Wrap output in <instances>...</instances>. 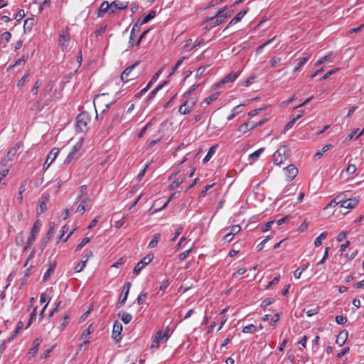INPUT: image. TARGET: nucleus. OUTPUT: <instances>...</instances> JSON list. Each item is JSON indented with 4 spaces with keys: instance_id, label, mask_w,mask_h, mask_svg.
<instances>
[{
    "instance_id": "38",
    "label": "nucleus",
    "mask_w": 364,
    "mask_h": 364,
    "mask_svg": "<svg viewBox=\"0 0 364 364\" xmlns=\"http://www.w3.org/2000/svg\"><path fill=\"white\" fill-rule=\"evenodd\" d=\"M148 297V292H141L136 298V303L139 305L143 304Z\"/></svg>"
},
{
    "instance_id": "39",
    "label": "nucleus",
    "mask_w": 364,
    "mask_h": 364,
    "mask_svg": "<svg viewBox=\"0 0 364 364\" xmlns=\"http://www.w3.org/2000/svg\"><path fill=\"white\" fill-rule=\"evenodd\" d=\"M186 58V56H183L181 57L178 61L177 63H176V65H174V67L172 68V70L171 72L170 73L168 77H171V75H173L175 72L177 70V69L179 68V66H181V65L182 64V63L183 62V60Z\"/></svg>"
},
{
    "instance_id": "24",
    "label": "nucleus",
    "mask_w": 364,
    "mask_h": 364,
    "mask_svg": "<svg viewBox=\"0 0 364 364\" xmlns=\"http://www.w3.org/2000/svg\"><path fill=\"white\" fill-rule=\"evenodd\" d=\"M168 83V80H164L159 85H157L148 95L147 100H151L154 99L157 94V92L161 90L164 86H166Z\"/></svg>"
},
{
    "instance_id": "50",
    "label": "nucleus",
    "mask_w": 364,
    "mask_h": 364,
    "mask_svg": "<svg viewBox=\"0 0 364 364\" xmlns=\"http://www.w3.org/2000/svg\"><path fill=\"white\" fill-rule=\"evenodd\" d=\"M70 318V316L68 314H65L63 317V323L60 324V330L63 331L68 324V319Z\"/></svg>"
},
{
    "instance_id": "15",
    "label": "nucleus",
    "mask_w": 364,
    "mask_h": 364,
    "mask_svg": "<svg viewBox=\"0 0 364 364\" xmlns=\"http://www.w3.org/2000/svg\"><path fill=\"white\" fill-rule=\"evenodd\" d=\"M360 197L349 198L348 200L343 201V204L341 205L342 208L353 209L355 208L358 204Z\"/></svg>"
},
{
    "instance_id": "57",
    "label": "nucleus",
    "mask_w": 364,
    "mask_h": 364,
    "mask_svg": "<svg viewBox=\"0 0 364 364\" xmlns=\"http://www.w3.org/2000/svg\"><path fill=\"white\" fill-rule=\"evenodd\" d=\"M69 227L68 225H65L61 228V234L58 237V240L57 242H59L60 240H62L64 235L68 231Z\"/></svg>"
},
{
    "instance_id": "47",
    "label": "nucleus",
    "mask_w": 364,
    "mask_h": 364,
    "mask_svg": "<svg viewBox=\"0 0 364 364\" xmlns=\"http://www.w3.org/2000/svg\"><path fill=\"white\" fill-rule=\"evenodd\" d=\"M264 148H260L250 155V157L254 160L257 159L260 154L264 151Z\"/></svg>"
},
{
    "instance_id": "56",
    "label": "nucleus",
    "mask_w": 364,
    "mask_h": 364,
    "mask_svg": "<svg viewBox=\"0 0 364 364\" xmlns=\"http://www.w3.org/2000/svg\"><path fill=\"white\" fill-rule=\"evenodd\" d=\"M241 230V228L240 225H233L231 227V230H230V234L232 235V237H234L235 235H236L237 233H238Z\"/></svg>"
},
{
    "instance_id": "8",
    "label": "nucleus",
    "mask_w": 364,
    "mask_h": 364,
    "mask_svg": "<svg viewBox=\"0 0 364 364\" xmlns=\"http://www.w3.org/2000/svg\"><path fill=\"white\" fill-rule=\"evenodd\" d=\"M196 101L193 99H189L184 101V102L179 107L178 112L181 114H187L190 113L193 107L195 106Z\"/></svg>"
},
{
    "instance_id": "10",
    "label": "nucleus",
    "mask_w": 364,
    "mask_h": 364,
    "mask_svg": "<svg viewBox=\"0 0 364 364\" xmlns=\"http://www.w3.org/2000/svg\"><path fill=\"white\" fill-rule=\"evenodd\" d=\"M93 256V253L91 250L87 251L85 255H84L81 259V260L75 265L74 270L75 272H80L86 265V263L89 258Z\"/></svg>"
},
{
    "instance_id": "25",
    "label": "nucleus",
    "mask_w": 364,
    "mask_h": 364,
    "mask_svg": "<svg viewBox=\"0 0 364 364\" xmlns=\"http://www.w3.org/2000/svg\"><path fill=\"white\" fill-rule=\"evenodd\" d=\"M349 194L350 191L341 193L333 200V202H335V205L341 204V205L343 204V201H345V200H348L350 198Z\"/></svg>"
},
{
    "instance_id": "62",
    "label": "nucleus",
    "mask_w": 364,
    "mask_h": 364,
    "mask_svg": "<svg viewBox=\"0 0 364 364\" xmlns=\"http://www.w3.org/2000/svg\"><path fill=\"white\" fill-rule=\"evenodd\" d=\"M191 249H189V250H188L186 251H184V252H181V253H180L179 255H178L179 259L181 260V261L184 260L188 256V255L191 252Z\"/></svg>"
},
{
    "instance_id": "16",
    "label": "nucleus",
    "mask_w": 364,
    "mask_h": 364,
    "mask_svg": "<svg viewBox=\"0 0 364 364\" xmlns=\"http://www.w3.org/2000/svg\"><path fill=\"white\" fill-rule=\"evenodd\" d=\"M70 40V36L67 28L66 30L63 31L59 36V46L62 48H66Z\"/></svg>"
},
{
    "instance_id": "46",
    "label": "nucleus",
    "mask_w": 364,
    "mask_h": 364,
    "mask_svg": "<svg viewBox=\"0 0 364 364\" xmlns=\"http://www.w3.org/2000/svg\"><path fill=\"white\" fill-rule=\"evenodd\" d=\"M88 199H84L81 201L78 207L77 208L76 213H81L82 214L85 210V205Z\"/></svg>"
},
{
    "instance_id": "36",
    "label": "nucleus",
    "mask_w": 364,
    "mask_h": 364,
    "mask_svg": "<svg viewBox=\"0 0 364 364\" xmlns=\"http://www.w3.org/2000/svg\"><path fill=\"white\" fill-rule=\"evenodd\" d=\"M255 331H257V326L253 324L247 325L242 329L244 333H253Z\"/></svg>"
},
{
    "instance_id": "34",
    "label": "nucleus",
    "mask_w": 364,
    "mask_h": 364,
    "mask_svg": "<svg viewBox=\"0 0 364 364\" xmlns=\"http://www.w3.org/2000/svg\"><path fill=\"white\" fill-rule=\"evenodd\" d=\"M184 177H179L177 179H176L173 183L169 186L168 188L169 190H173L178 187L184 181Z\"/></svg>"
},
{
    "instance_id": "28",
    "label": "nucleus",
    "mask_w": 364,
    "mask_h": 364,
    "mask_svg": "<svg viewBox=\"0 0 364 364\" xmlns=\"http://www.w3.org/2000/svg\"><path fill=\"white\" fill-rule=\"evenodd\" d=\"M36 22V21L34 18H28L27 19H26V21H24V24H23L24 31H31L32 28L35 25Z\"/></svg>"
},
{
    "instance_id": "53",
    "label": "nucleus",
    "mask_w": 364,
    "mask_h": 364,
    "mask_svg": "<svg viewBox=\"0 0 364 364\" xmlns=\"http://www.w3.org/2000/svg\"><path fill=\"white\" fill-rule=\"evenodd\" d=\"M339 68H336V69H333V70H331L329 71H328L323 77H321L320 78V81H323L324 80H326L327 78H328L331 75H333V73H336V71L338 70Z\"/></svg>"
},
{
    "instance_id": "45",
    "label": "nucleus",
    "mask_w": 364,
    "mask_h": 364,
    "mask_svg": "<svg viewBox=\"0 0 364 364\" xmlns=\"http://www.w3.org/2000/svg\"><path fill=\"white\" fill-rule=\"evenodd\" d=\"M36 311H37V307L34 308V309L33 310L32 313L31 314L29 320H28V323H27L26 327V328H28L31 325L33 321L36 319V314H37Z\"/></svg>"
},
{
    "instance_id": "30",
    "label": "nucleus",
    "mask_w": 364,
    "mask_h": 364,
    "mask_svg": "<svg viewBox=\"0 0 364 364\" xmlns=\"http://www.w3.org/2000/svg\"><path fill=\"white\" fill-rule=\"evenodd\" d=\"M310 58V55H308L307 56L303 57L301 58L300 61L298 63L297 65L294 69V73L299 72L300 69L307 63V61Z\"/></svg>"
},
{
    "instance_id": "44",
    "label": "nucleus",
    "mask_w": 364,
    "mask_h": 364,
    "mask_svg": "<svg viewBox=\"0 0 364 364\" xmlns=\"http://www.w3.org/2000/svg\"><path fill=\"white\" fill-rule=\"evenodd\" d=\"M90 241V237H86L82 239L81 242L77 245L75 249V252L80 251L84 246H85Z\"/></svg>"
},
{
    "instance_id": "42",
    "label": "nucleus",
    "mask_w": 364,
    "mask_h": 364,
    "mask_svg": "<svg viewBox=\"0 0 364 364\" xmlns=\"http://www.w3.org/2000/svg\"><path fill=\"white\" fill-rule=\"evenodd\" d=\"M132 319V316L129 313L123 312L122 314V321L125 324H128Z\"/></svg>"
},
{
    "instance_id": "54",
    "label": "nucleus",
    "mask_w": 364,
    "mask_h": 364,
    "mask_svg": "<svg viewBox=\"0 0 364 364\" xmlns=\"http://www.w3.org/2000/svg\"><path fill=\"white\" fill-rule=\"evenodd\" d=\"M25 16V12L23 9H20L15 16V19L17 22H19Z\"/></svg>"
},
{
    "instance_id": "59",
    "label": "nucleus",
    "mask_w": 364,
    "mask_h": 364,
    "mask_svg": "<svg viewBox=\"0 0 364 364\" xmlns=\"http://www.w3.org/2000/svg\"><path fill=\"white\" fill-rule=\"evenodd\" d=\"M274 301V299L272 298H267L264 299L261 304V307H267V306L270 305Z\"/></svg>"
},
{
    "instance_id": "7",
    "label": "nucleus",
    "mask_w": 364,
    "mask_h": 364,
    "mask_svg": "<svg viewBox=\"0 0 364 364\" xmlns=\"http://www.w3.org/2000/svg\"><path fill=\"white\" fill-rule=\"evenodd\" d=\"M131 286H132V284L130 282H127L124 284L123 288H122V291L120 294V296H119V301L117 303L118 308L122 307L125 304V302L127 299L129 293Z\"/></svg>"
},
{
    "instance_id": "43",
    "label": "nucleus",
    "mask_w": 364,
    "mask_h": 364,
    "mask_svg": "<svg viewBox=\"0 0 364 364\" xmlns=\"http://www.w3.org/2000/svg\"><path fill=\"white\" fill-rule=\"evenodd\" d=\"M200 85V83H196V84H193L191 87L190 89L186 91L183 97L186 98L188 97L191 93H193L199 86Z\"/></svg>"
},
{
    "instance_id": "12",
    "label": "nucleus",
    "mask_w": 364,
    "mask_h": 364,
    "mask_svg": "<svg viewBox=\"0 0 364 364\" xmlns=\"http://www.w3.org/2000/svg\"><path fill=\"white\" fill-rule=\"evenodd\" d=\"M59 153V149L56 147H54L51 149L50 154L48 155V157L43 164V169L46 170L50 166V164L54 161L56 156Z\"/></svg>"
},
{
    "instance_id": "29",
    "label": "nucleus",
    "mask_w": 364,
    "mask_h": 364,
    "mask_svg": "<svg viewBox=\"0 0 364 364\" xmlns=\"http://www.w3.org/2000/svg\"><path fill=\"white\" fill-rule=\"evenodd\" d=\"M20 147L19 144H16L13 148H11L7 153L6 157V160H10L12 161L14 159V156H15L17 154V151L18 148Z\"/></svg>"
},
{
    "instance_id": "52",
    "label": "nucleus",
    "mask_w": 364,
    "mask_h": 364,
    "mask_svg": "<svg viewBox=\"0 0 364 364\" xmlns=\"http://www.w3.org/2000/svg\"><path fill=\"white\" fill-rule=\"evenodd\" d=\"M332 55V53H329L326 55H325L324 57H323L322 58H321L320 60H318L316 63H315V65L316 66H318L320 65H321L322 63H323L325 61L328 60V59L331 58Z\"/></svg>"
},
{
    "instance_id": "26",
    "label": "nucleus",
    "mask_w": 364,
    "mask_h": 364,
    "mask_svg": "<svg viewBox=\"0 0 364 364\" xmlns=\"http://www.w3.org/2000/svg\"><path fill=\"white\" fill-rule=\"evenodd\" d=\"M218 147V144H215L209 148L207 154L205 155V158L203 160V164H205L210 160L212 156L215 154Z\"/></svg>"
},
{
    "instance_id": "27",
    "label": "nucleus",
    "mask_w": 364,
    "mask_h": 364,
    "mask_svg": "<svg viewBox=\"0 0 364 364\" xmlns=\"http://www.w3.org/2000/svg\"><path fill=\"white\" fill-rule=\"evenodd\" d=\"M255 128L254 122H247L246 123H244L241 124L239 128L238 131L240 132H242L243 134L246 133L249 130H252Z\"/></svg>"
},
{
    "instance_id": "48",
    "label": "nucleus",
    "mask_w": 364,
    "mask_h": 364,
    "mask_svg": "<svg viewBox=\"0 0 364 364\" xmlns=\"http://www.w3.org/2000/svg\"><path fill=\"white\" fill-rule=\"evenodd\" d=\"M296 122V119L294 117L292 119H291L289 122L287 123V124L284 127L283 133H285L289 129H291L295 122Z\"/></svg>"
},
{
    "instance_id": "13",
    "label": "nucleus",
    "mask_w": 364,
    "mask_h": 364,
    "mask_svg": "<svg viewBox=\"0 0 364 364\" xmlns=\"http://www.w3.org/2000/svg\"><path fill=\"white\" fill-rule=\"evenodd\" d=\"M140 29H141V24H139V20H138L134 24V26L131 30V32H130V36H129V47H133L134 46V41H135V38L136 36V33L139 32Z\"/></svg>"
},
{
    "instance_id": "55",
    "label": "nucleus",
    "mask_w": 364,
    "mask_h": 364,
    "mask_svg": "<svg viewBox=\"0 0 364 364\" xmlns=\"http://www.w3.org/2000/svg\"><path fill=\"white\" fill-rule=\"evenodd\" d=\"M319 309H320V308L318 306V307H316L314 309H311L308 310L306 311L307 316L311 317V316H312L314 315L317 314L319 312Z\"/></svg>"
},
{
    "instance_id": "41",
    "label": "nucleus",
    "mask_w": 364,
    "mask_h": 364,
    "mask_svg": "<svg viewBox=\"0 0 364 364\" xmlns=\"http://www.w3.org/2000/svg\"><path fill=\"white\" fill-rule=\"evenodd\" d=\"M15 242L16 245L21 246L24 242L23 232H20L16 237Z\"/></svg>"
},
{
    "instance_id": "64",
    "label": "nucleus",
    "mask_w": 364,
    "mask_h": 364,
    "mask_svg": "<svg viewBox=\"0 0 364 364\" xmlns=\"http://www.w3.org/2000/svg\"><path fill=\"white\" fill-rule=\"evenodd\" d=\"M170 329L168 327H167L164 331V333L162 334V341L166 342L170 337L169 333Z\"/></svg>"
},
{
    "instance_id": "20",
    "label": "nucleus",
    "mask_w": 364,
    "mask_h": 364,
    "mask_svg": "<svg viewBox=\"0 0 364 364\" xmlns=\"http://www.w3.org/2000/svg\"><path fill=\"white\" fill-rule=\"evenodd\" d=\"M110 6L107 1H103L97 11V16L102 17L106 13L110 14Z\"/></svg>"
},
{
    "instance_id": "6",
    "label": "nucleus",
    "mask_w": 364,
    "mask_h": 364,
    "mask_svg": "<svg viewBox=\"0 0 364 364\" xmlns=\"http://www.w3.org/2000/svg\"><path fill=\"white\" fill-rule=\"evenodd\" d=\"M139 65V62L127 67L121 75V80L123 82H128L136 77V75L132 73L133 70Z\"/></svg>"
},
{
    "instance_id": "58",
    "label": "nucleus",
    "mask_w": 364,
    "mask_h": 364,
    "mask_svg": "<svg viewBox=\"0 0 364 364\" xmlns=\"http://www.w3.org/2000/svg\"><path fill=\"white\" fill-rule=\"evenodd\" d=\"M274 223V220H271L264 224V225L262 228V231L263 232H267L271 229L272 225Z\"/></svg>"
},
{
    "instance_id": "63",
    "label": "nucleus",
    "mask_w": 364,
    "mask_h": 364,
    "mask_svg": "<svg viewBox=\"0 0 364 364\" xmlns=\"http://www.w3.org/2000/svg\"><path fill=\"white\" fill-rule=\"evenodd\" d=\"M11 38V34L9 31H6L1 34V38L8 43Z\"/></svg>"
},
{
    "instance_id": "32",
    "label": "nucleus",
    "mask_w": 364,
    "mask_h": 364,
    "mask_svg": "<svg viewBox=\"0 0 364 364\" xmlns=\"http://www.w3.org/2000/svg\"><path fill=\"white\" fill-rule=\"evenodd\" d=\"M220 94V92H216L212 94L209 97L205 98V100H203V102L207 105H210L213 101H214L218 98Z\"/></svg>"
},
{
    "instance_id": "19",
    "label": "nucleus",
    "mask_w": 364,
    "mask_h": 364,
    "mask_svg": "<svg viewBox=\"0 0 364 364\" xmlns=\"http://www.w3.org/2000/svg\"><path fill=\"white\" fill-rule=\"evenodd\" d=\"M48 196H42L38 200V207L36 210V213L38 215L42 214L44 211L47 210L46 202L48 200Z\"/></svg>"
},
{
    "instance_id": "61",
    "label": "nucleus",
    "mask_w": 364,
    "mask_h": 364,
    "mask_svg": "<svg viewBox=\"0 0 364 364\" xmlns=\"http://www.w3.org/2000/svg\"><path fill=\"white\" fill-rule=\"evenodd\" d=\"M346 171L348 174H353L356 171V166L354 164H349Z\"/></svg>"
},
{
    "instance_id": "60",
    "label": "nucleus",
    "mask_w": 364,
    "mask_h": 364,
    "mask_svg": "<svg viewBox=\"0 0 364 364\" xmlns=\"http://www.w3.org/2000/svg\"><path fill=\"white\" fill-rule=\"evenodd\" d=\"M29 76V73L25 74L18 82L17 87H21L23 85L24 82H26V79Z\"/></svg>"
},
{
    "instance_id": "22",
    "label": "nucleus",
    "mask_w": 364,
    "mask_h": 364,
    "mask_svg": "<svg viewBox=\"0 0 364 364\" xmlns=\"http://www.w3.org/2000/svg\"><path fill=\"white\" fill-rule=\"evenodd\" d=\"M41 342L42 341L40 338H36L33 342L32 347L30 348L28 353V354L30 355L32 358L37 355Z\"/></svg>"
},
{
    "instance_id": "9",
    "label": "nucleus",
    "mask_w": 364,
    "mask_h": 364,
    "mask_svg": "<svg viewBox=\"0 0 364 364\" xmlns=\"http://www.w3.org/2000/svg\"><path fill=\"white\" fill-rule=\"evenodd\" d=\"M122 329L123 326L122 323L117 320H116L113 325V330L112 334V338L116 343H118L122 338L121 333L122 331Z\"/></svg>"
},
{
    "instance_id": "49",
    "label": "nucleus",
    "mask_w": 364,
    "mask_h": 364,
    "mask_svg": "<svg viewBox=\"0 0 364 364\" xmlns=\"http://www.w3.org/2000/svg\"><path fill=\"white\" fill-rule=\"evenodd\" d=\"M208 67V65H203V66H200V68H198L196 71V78L200 77L203 75L205 70H206V68Z\"/></svg>"
},
{
    "instance_id": "23",
    "label": "nucleus",
    "mask_w": 364,
    "mask_h": 364,
    "mask_svg": "<svg viewBox=\"0 0 364 364\" xmlns=\"http://www.w3.org/2000/svg\"><path fill=\"white\" fill-rule=\"evenodd\" d=\"M240 74V71H237L236 73L231 72L229 74H228L227 75H225L220 80V83H225H225L232 82L235 81L238 77Z\"/></svg>"
},
{
    "instance_id": "4",
    "label": "nucleus",
    "mask_w": 364,
    "mask_h": 364,
    "mask_svg": "<svg viewBox=\"0 0 364 364\" xmlns=\"http://www.w3.org/2000/svg\"><path fill=\"white\" fill-rule=\"evenodd\" d=\"M41 223L39 220H37L31 228L30 235L28 236V238L26 242V245L23 247V251H26L36 240V234L38 232L41 227Z\"/></svg>"
},
{
    "instance_id": "2",
    "label": "nucleus",
    "mask_w": 364,
    "mask_h": 364,
    "mask_svg": "<svg viewBox=\"0 0 364 364\" xmlns=\"http://www.w3.org/2000/svg\"><path fill=\"white\" fill-rule=\"evenodd\" d=\"M90 121L89 114L87 112H80L76 117L77 129L80 132L87 129V124Z\"/></svg>"
},
{
    "instance_id": "21",
    "label": "nucleus",
    "mask_w": 364,
    "mask_h": 364,
    "mask_svg": "<svg viewBox=\"0 0 364 364\" xmlns=\"http://www.w3.org/2000/svg\"><path fill=\"white\" fill-rule=\"evenodd\" d=\"M348 332L346 330L341 331L337 336L336 343L339 346H342L345 344L348 339Z\"/></svg>"
},
{
    "instance_id": "51",
    "label": "nucleus",
    "mask_w": 364,
    "mask_h": 364,
    "mask_svg": "<svg viewBox=\"0 0 364 364\" xmlns=\"http://www.w3.org/2000/svg\"><path fill=\"white\" fill-rule=\"evenodd\" d=\"M335 320L338 324H345L348 321L347 318L343 316H336Z\"/></svg>"
},
{
    "instance_id": "1",
    "label": "nucleus",
    "mask_w": 364,
    "mask_h": 364,
    "mask_svg": "<svg viewBox=\"0 0 364 364\" xmlns=\"http://www.w3.org/2000/svg\"><path fill=\"white\" fill-rule=\"evenodd\" d=\"M226 8L227 7L225 6L223 9L218 10L214 16L210 17L204 21L203 23L206 25V29H210L221 24L225 19L230 16V14L224 13Z\"/></svg>"
},
{
    "instance_id": "40",
    "label": "nucleus",
    "mask_w": 364,
    "mask_h": 364,
    "mask_svg": "<svg viewBox=\"0 0 364 364\" xmlns=\"http://www.w3.org/2000/svg\"><path fill=\"white\" fill-rule=\"evenodd\" d=\"M330 147H331V144H327V145H325L321 150H318L316 154H314V156L317 157V158H321L323 153H325L326 151H327Z\"/></svg>"
},
{
    "instance_id": "14",
    "label": "nucleus",
    "mask_w": 364,
    "mask_h": 364,
    "mask_svg": "<svg viewBox=\"0 0 364 364\" xmlns=\"http://www.w3.org/2000/svg\"><path fill=\"white\" fill-rule=\"evenodd\" d=\"M286 176L289 181H292L298 174V169L294 164H290L284 168Z\"/></svg>"
},
{
    "instance_id": "17",
    "label": "nucleus",
    "mask_w": 364,
    "mask_h": 364,
    "mask_svg": "<svg viewBox=\"0 0 364 364\" xmlns=\"http://www.w3.org/2000/svg\"><path fill=\"white\" fill-rule=\"evenodd\" d=\"M110 6V14H114L117 10H124L127 8L128 3H123L119 1H114L111 4Z\"/></svg>"
},
{
    "instance_id": "18",
    "label": "nucleus",
    "mask_w": 364,
    "mask_h": 364,
    "mask_svg": "<svg viewBox=\"0 0 364 364\" xmlns=\"http://www.w3.org/2000/svg\"><path fill=\"white\" fill-rule=\"evenodd\" d=\"M249 9L246 8L240 12H238L235 16L231 19V21L228 23V26H226L225 29H227L229 26H232L238 23L242 20V18L244 17V16L248 12Z\"/></svg>"
},
{
    "instance_id": "31",
    "label": "nucleus",
    "mask_w": 364,
    "mask_h": 364,
    "mask_svg": "<svg viewBox=\"0 0 364 364\" xmlns=\"http://www.w3.org/2000/svg\"><path fill=\"white\" fill-rule=\"evenodd\" d=\"M160 237H161V234L160 233L154 234L153 237H152V239H151V240L150 241V242L148 245V247L149 248H154V247H155L157 245Z\"/></svg>"
},
{
    "instance_id": "33",
    "label": "nucleus",
    "mask_w": 364,
    "mask_h": 364,
    "mask_svg": "<svg viewBox=\"0 0 364 364\" xmlns=\"http://www.w3.org/2000/svg\"><path fill=\"white\" fill-rule=\"evenodd\" d=\"M156 16V12L154 11H150L145 17L142 19L141 22L139 24L143 25L148 23L150 20L153 19Z\"/></svg>"
},
{
    "instance_id": "11",
    "label": "nucleus",
    "mask_w": 364,
    "mask_h": 364,
    "mask_svg": "<svg viewBox=\"0 0 364 364\" xmlns=\"http://www.w3.org/2000/svg\"><path fill=\"white\" fill-rule=\"evenodd\" d=\"M81 147H82L81 141L76 143L73 146L70 152L67 156L66 159H65L64 164H68L71 163L73 160H76L77 158L75 157V156L76 155L77 152L81 149Z\"/></svg>"
},
{
    "instance_id": "37",
    "label": "nucleus",
    "mask_w": 364,
    "mask_h": 364,
    "mask_svg": "<svg viewBox=\"0 0 364 364\" xmlns=\"http://www.w3.org/2000/svg\"><path fill=\"white\" fill-rule=\"evenodd\" d=\"M161 73L162 69H160L153 75L150 81L146 85L148 87H151L153 85V84L158 80Z\"/></svg>"
},
{
    "instance_id": "5",
    "label": "nucleus",
    "mask_w": 364,
    "mask_h": 364,
    "mask_svg": "<svg viewBox=\"0 0 364 364\" xmlns=\"http://www.w3.org/2000/svg\"><path fill=\"white\" fill-rule=\"evenodd\" d=\"M153 254H148L139 262L133 269V273L136 275L139 274L141 270L147 264H149L154 259Z\"/></svg>"
},
{
    "instance_id": "3",
    "label": "nucleus",
    "mask_w": 364,
    "mask_h": 364,
    "mask_svg": "<svg viewBox=\"0 0 364 364\" xmlns=\"http://www.w3.org/2000/svg\"><path fill=\"white\" fill-rule=\"evenodd\" d=\"M287 147L286 146H281L274 154L273 155V161L276 165H280L282 164L287 159L289 155L287 153Z\"/></svg>"
},
{
    "instance_id": "35",
    "label": "nucleus",
    "mask_w": 364,
    "mask_h": 364,
    "mask_svg": "<svg viewBox=\"0 0 364 364\" xmlns=\"http://www.w3.org/2000/svg\"><path fill=\"white\" fill-rule=\"evenodd\" d=\"M327 235H328V233L326 232H323L322 233H321L320 235L318 236L314 241L315 246L319 247L320 245H321V244H322L321 240L323 239H326L327 237Z\"/></svg>"
}]
</instances>
